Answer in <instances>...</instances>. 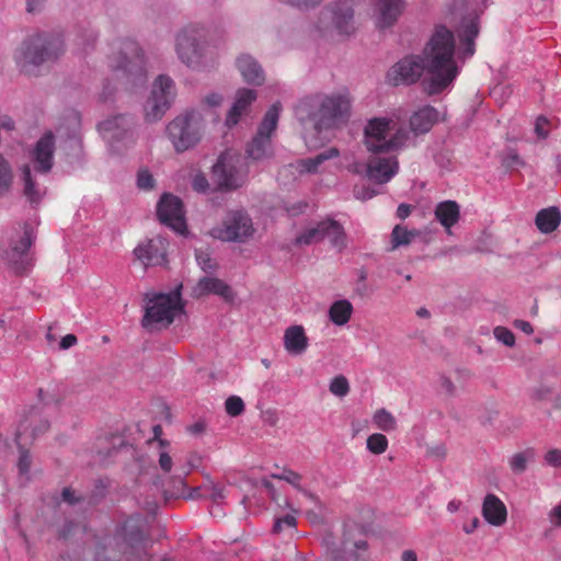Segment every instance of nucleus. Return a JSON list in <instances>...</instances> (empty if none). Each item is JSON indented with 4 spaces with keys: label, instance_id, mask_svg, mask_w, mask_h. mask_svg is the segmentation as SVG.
Wrapping results in <instances>:
<instances>
[{
    "label": "nucleus",
    "instance_id": "e433bc0d",
    "mask_svg": "<svg viewBox=\"0 0 561 561\" xmlns=\"http://www.w3.org/2000/svg\"><path fill=\"white\" fill-rule=\"evenodd\" d=\"M325 238V220L317 224L314 227H309L301 233H299L295 243L297 245H309L322 241Z\"/></svg>",
    "mask_w": 561,
    "mask_h": 561
},
{
    "label": "nucleus",
    "instance_id": "c756f323",
    "mask_svg": "<svg viewBox=\"0 0 561 561\" xmlns=\"http://www.w3.org/2000/svg\"><path fill=\"white\" fill-rule=\"evenodd\" d=\"M535 224L541 233H551L561 224V211L558 207L543 208L537 213Z\"/></svg>",
    "mask_w": 561,
    "mask_h": 561
},
{
    "label": "nucleus",
    "instance_id": "338daca9",
    "mask_svg": "<svg viewBox=\"0 0 561 561\" xmlns=\"http://www.w3.org/2000/svg\"><path fill=\"white\" fill-rule=\"evenodd\" d=\"M514 325L526 334H531L534 332L533 325L528 321L516 320Z\"/></svg>",
    "mask_w": 561,
    "mask_h": 561
},
{
    "label": "nucleus",
    "instance_id": "052dcab7",
    "mask_svg": "<svg viewBox=\"0 0 561 561\" xmlns=\"http://www.w3.org/2000/svg\"><path fill=\"white\" fill-rule=\"evenodd\" d=\"M62 500L69 504L80 502V497L76 496L75 491L71 488H65L61 492Z\"/></svg>",
    "mask_w": 561,
    "mask_h": 561
},
{
    "label": "nucleus",
    "instance_id": "6e6552de",
    "mask_svg": "<svg viewBox=\"0 0 561 561\" xmlns=\"http://www.w3.org/2000/svg\"><path fill=\"white\" fill-rule=\"evenodd\" d=\"M255 232L249 214L241 209L229 210L221 222L211 228L209 234L224 242L245 243Z\"/></svg>",
    "mask_w": 561,
    "mask_h": 561
},
{
    "label": "nucleus",
    "instance_id": "4c0bfd02",
    "mask_svg": "<svg viewBox=\"0 0 561 561\" xmlns=\"http://www.w3.org/2000/svg\"><path fill=\"white\" fill-rule=\"evenodd\" d=\"M479 34L478 23L471 20L463 26L460 34V41L463 49L465 57H471L474 54V39Z\"/></svg>",
    "mask_w": 561,
    "mask_h": 561
},
{
    "label": "nucleus",
    "instance_id": "a18cd8bd",
    "mask_svg": "<svg viewBox=\"0 0 561 561\" xmlns=\"http://www.w3.org/2000/svg\"><path fill=\"white\" fill-rule=\"evenodd\" d=\"M16 443H18L19 453H20L19 460H18V469H19V473L24 476L30 472L31 465H32V458H31L30 451L21 445V440H16Z\"/></svg>",
    "mask_w": 561,
    "mask_h": 561
},
{
    "label": "nucleus",
    "instance_id": "58836bf2",
    "mask_svg": "<svg viewBox=\"0 0 561 561\" xmlns=\"http://www.w3.org/2000/svg\"><path fill=\"white\" fill-rule=\"evenodd\" d=\"M536 453L533 448L516 453L510 458V468L514 473L522 474L526 471L528 462L534 461Z\"/></svg>",
    "mask_w": 561,
    "mask_h": 561
},
{
    "label": "nucleus",
    "instance_id": "f704fd0d",
    "mask_svg": "<svg viewBox=\"0 0 561 561\" xmlns=\"http://www.w3.org/2000/svg\"><path fill=\"white\" fill-rule=\"evenodd\" d=\"M420 236V232L415 229H408L405 226L396 225L390 234V250H396L400 247H405L412 243V241Z\"/></svg>",
    "mask_w": 561,
    "mask_h": 561
},
{
    "label": "nucleus",
    "instance_id": "b1692460",
    "mask_svg": "<svg viewBox=\"0 0 561 561\" xmlns=\"http://www.w3.org/2000/svg\"><path fill=\"white\" fill-rule=\"evenodd\" d=\"M482 516L492 526H502L507 519V510L503 501L495 494H488L482 504Z\"/></svg>",
    "mask_w": 561,
    "mask_h": 561
},
{
    "label": "nucleus",
    "instance_id": "13d9d810",
    "mask_svg": "<svg viewBox=\"0 0 561 561\" xmlns=\"http://www.w3.org/2000/svg\"><path fill=\"white\" fill-rule=\"evenodd\" d=\"M284 3H287L291 7H296L298 9H309L318 5L322 0H280Z\"/></svg>",
    "mask_w": 561,
    "mask_h": 561
},
{
    "label": "nucleus",
    "instance_id": "49530a36",
    "mask_svg": "<svg viewBox=\"0 0 561 561\" xmlns=\"http://www.w3.org/2000/svg\"><path fill=\"white\" fill-rule=\"evenodd\" d=\"M330 391L337 397H345L350 392V385L344 376H336L330 382Z\"/></svg>",
    "mask_w": 561,
    "mask_h": 561
},
{
    "label": "nucleus",
    "instance_id": "5701e85b",
    "mask_svg": "<svg viewBox=\"0 0 561 561\" xmlns=\"http://www.w3.org/2000/svg\"><path fill=\"white\" fill-rule=\"evenodd\" d=\"M21 182L23 196L31 205L37 206L46 195V187L38 181L30 165L22 168Z\"/></svg>",
    "mask_w": 561,
    "mask_h": 561
},
{
    "label": "nucleus",
    "instance_id": "39448f33",
    "mask_svg": "<svg viewBox=\"0 0 561 561\" xmlns=\"http://www.w3.org/2000/svg\"><path fill=\"white\" fill-rule=\"evenodd\" d=\"M145 300V314L141 325L149 332L169 328L175 317L183 312V305L179 293L147 294Z\"/></svg>",
    "mask_w": 561,
    "mask_h": 561
},
{
    "label": "nucleus",
    "instance_id": "69168bd1",
    "mask_svg": "<svg viewBox=\"0 0 561 561\" xmlns=\"http://www.w3.org/2000/svg\"><path fill=\"white\" fill-rule=\"evenodd\" d=\"M222 102V98L220 94L210 93L205 96V103L209 106H218Z\"/></svg>",
    "mask_w": 561,
    "mask_h": 561
},
{
    "label": "nucleus",
    "instance_id": "4d7b16f0",
    "mask_svg": "<svg viewBox=\"0 0 561 561\" xmlns=\"http://www.w3.org/2000/svg\"><path fill=\"white\" fill-rule=\"evenodd\" d=\"M504 163L507 168L517 169L525 165L524 160L519 157V154L512 150L507 153V156L504 159Z\"/></svg>",
    "mask_w": 561,
    "mask_h": 561
},
{
    "label": "nucleus",
    "instance_id": "de8ad7c7",
    "mask_svg": "<svg viewBox=\"0 0 561 561\" xmlns=\"http://www.w3.org/2000/svg\"><path fill=\"white\" fill-rule=\"evenodd\" d=\"M225 409L228 415L239 416L244 411L243 400L238 396H231L226 400Z\"/></svg>",
    "mask_w": 561,
    "mask_h": 561
},
{
    "label": "nucleus",
    "instance_id": "6ab92c4d",
    "mask_svg": "<svg viewBox=\"0 0 561 561\" xmlns=\"http://www.w3.org/2000/svg\"><path fill=\"white\" fill-rule=\"evenodd\" d=\"M55 138L51 131L44 134L33 150L35 171L47 174L54 164Z\"/></svg>",
    "mask_w": 561,
    "mask_h": 561
},
{
    "label": "nucleus",
    "instance_id": "bf43d9fd",
    "mask_svg": "<svg viewBox=\"0 0 561 561\" xmlns=\"http://www.w3.org/2000/svg\"><path fill=\"white\" fill-rule=\"evenodd\" d=\"M549 519L552 525L561 527V500L560 503L550 511Z\"/></svg>",
    "mask_w": 561,
    "mask_h": 561
},
{
    "label": "nucleus",
    "instance_id": "cd10ccee",
    "mask_svg": "<svg viewBox=\"0 0 561 561\" xmlns=\"http://www.w3.org/2000/svg\"><path fill=\"white\" fill-rule=\"evenodd\" d=\"M438 112L433 106H424L416 111L410 118L411 129L415 134L427 133L438 121Z\"/></svg>",
    "mask_w": 561,
    "mask_h": 561
},
{
    "label": "nucleus",
    "instance_id": "2eb2a0df",
    "mask_svg": "<svg viewBox=\"0 0 561 561\" xmlns=\"http://www.w3.org/2000/svg\"><path fill=\"white\" fill-rule=\"evenodd\" d=\"M35 240V233L33 227L24 222L22 226V234L16 239L12 240L11 256L10 261L13 264L15 271L20 274L27 271L31 266V259L28 257V250Z\"/></svg>",
    "mask_w": 561,
    "mask_h": 561
},
{
    "label": "nucleus",
    "instance_id": "9b49d317",
    "mask_svg": "<svg viewBox=\"0 0 561 561\" xmlns=\"http://www.w3.org/2000/svg\"><path fill=\"white\" fill-rule=\"evenodd\" d=\"M175 98L174 81L164 75H160L153 82L152 91L145 104V118L153 123L163 117Z\"/></svg>",
    "mask_w": 561,
    "mask_h": 561
},
{
    "label": "nucleus",
    "instance_id": "412c9836",
    "mask_svg": "<svg viewBox=\"0 0 561 561\" xmlns=\"http://www.w3.org/2000/svg\"><path fill=\"white\" fill-rule=\"evenodd\" d=\"M48 430V420L43 416L38 409L32 408L20 422L15 434V440H22V437L26 435H30L31 438L35 439Z\"/></svg>",
    "mask_w": 561,
    "mask_h": 561
},
{
    "label": "nucleus",
    "instance_id": "4be33fe9",
    "mask_svg": "<svg viewBox=\"0 0 561 561\" xmlns=\"http://www.w3.org/2000/svg\"><path fill=\"white\" fill-rule=\"evenodd\" d=\"M377 25L380 28L392 26L403 13L404 0H376Z\"/></svg>",
    "mask_w": 561,
    "mask_h": 561
},
{
    "label": "nucleus",
    "instance_id": "3c124183",
    "mask_svg": "<svg viewBox=\"0 0 561 561\" xmlns=\"http://www.w3.org/2000/svg\"><path fill=\"white\" fill-rule=\"evenodd\" d=\"M494 336L506 346H513L515 344L514 333L505 327H496L494 329Z\"/></svg>",
    "mask_w": 561,
    "mask_h": 561
},
{
    "label": "nucleus",
    "instance_id": "c03bdc74",
    "mask_svg": "<svg viewBox=\"0 0 561 561\" xmlns=\"http://www.w3.org/2000/svg\"><path fill=\"white\" fill-rule=\"evenodd\" d=\"M388 448V439L383 434L375 433L367 438V449L375 455L383 454Z\"/></svg>",
    "mask_w": 561,
    "mask_h": 561
},
{
    "label": "nucleus",
    "instance_id": "f3484780",
    "mask_svg": "<svg viewBox=\"0 0 561 561\" xmlns=\"http://www.w3.org/2000/svg\"><path fill=\"white\" fill-rule=\"evenodd\" d=\"M133 119L126 115H117L104 119L99 124V131L102 137L114 146L119 140L133 141L130 127Z\"/></svg>",
    "mask_w": 561,
    "mask_h": 561
},
{
    "label": "nucleus",
    "instance_id": "dca6fc26",
    "mask_svg": "<svg viewBox=\"0 0 561 561\" xmlns=\"http://www.w3.org/2000/svg\"><path fill=\"white\" fill-rule=\"evenodd\" d=\"M391 121L386 117H375L367 122L364 129V144L371 153L386 152L387 136L391 129Z\"/></svg>",
    "mask_w": 561,
    "mask_h": 561
},
{
    "label": "nucleus",
    "instance_id": "9d476101",
    "mask_svg": "<svg viewBox=\"0 0 561 561\" xmlns=\"http://www.w3.org/2000/svg\"><path fill=\"white\" fill-rule=\"evenodd\" d=\"M206 32L197 25L185 26L175 38V50L180 60L188 67L202 62L205 49Z\"/></svg>",
    "mask_w": 561,
    "mask_h": 561
},
{
    "label": "nucleus",
    "instance_id": "f8f14e48",
    "mask_svg": "<svg viewBox=\"0 0 561 561\" xmlns=\"http://www.w3.org/2000/svg\"><path fill=\"white\" fill-rule=\"evenodd\" d=\"M317 30L324 33L335 30L340 34L354 32V9L350 0H340L321 11Z\"/></svg>",
    "mask_w": 561,
    "mask_h": 561
},
{
    "label": "nucleus",
    "instance_id": "680f3d73",
    "mask_svg": "<svg viewBox=\"0 0 561 561\" xmlns=\"http://www.w3.org/2000/svg\"><path fill=\"white\" fill-rule=\"evenodd\" d=\"M263 485L268 491L271 499L275 501L279 506H282L280 501H283L284 499H282L280 495L276 493L274 485L267 480L263 481Z\"/></svg>",
    "mask_w": 561,
    "mask_h": 561
},
{
    "label": "nucleus",
    "instance_id": "473e14b6",
    "mask_svg": "<svg viewBox=\"0 0 561 561\" xmlns=\"http://www.w3.org/2000/svg\"><path fill=\"white\" fill-rule=\"evenodd\" d=\"M353 306L347 299L334 301L329 309V319L339 327L346 324L353 314Z\"/></svg>",
    "mask_w": 561,
    "mask_h": 561
},
{
    "label": "nucleus",
    "instance_id": "72a5a7b5",
    "mask_svg": "<svg viewBox=\"0 0 561 561\" xmlns=\"http://www.w3.org/2000/svg\"><path fill=\"white\" fill-rule=\"evenodd\" d=\"M283 503L284 506L290 508L293 513L286 514L282 517H275L272 530L277 535H294L297 531V518L295 516L297 512L291 508L290 503L286 499L283 500Z\"/></svg>",
    "mask_w": 561,
    "mask_h": 561
},
{
    "label": "nucleus",
    "instance_id": "423d86ee",
    "mask_svg": "<svg viewBox=\"0 0 561 561\" xmlns=\"http://www.w3.org/2000/svg\"><path fill=\"white\" fill-rule=\"evenodd\" d=\"M165 133L174 150L184 152L194 148L202 140L204 117L198 111H186L167 125Z\"/></svg>",
    "mask_w": 561,
    "mask_h": 561
},
{
    "label": "nucleus",
    "instance_id": "20e7f679",
    "mask_svg": "<svg viewBox=\"0 0 561 561\" xmlns=\"http://www.w3.org/2000/svg\"><path fill=\"white\" fill-rule=\"evenodd\" d=\"M62 53L64 43L59 36L34 34L20 44L13 58L21 72L36 76L39 66L56 60Z\"/></svg>",
    "mask_w": 561,
    "mask_h": 561
},
{
    "label": "nucleus",
    "instance_id": "f257e3e1",
    "mask_svg": "<svg viewBox=\"0 0 561 561\" xmlns=\"http://www.w3.org/2000/svg\"><path fill=\"white\" fill-rule=\"evenodd\" d=\"M455 37L450 30L437 25L424 48V58L409 55L396 62L387 72V82L391 85L415 83L424 70L427 69L431 78L424 80L422 85L430 94L443 92L457 77L458 68L454 59Z\"/></svg>",
    "mask_w": 561,
    "mask_h": 561
},
{
    "label": "nucleus",
    "instance_id": "1a4fd4ad",
    "mask_svg": "<svg viewBox=\"0 0 561 561\" xmlns=\"http://www.w3.org/2000/svg\"><path fill=\"white\" fill-rule=\"evenodd\" d=\"M282 104L275 102L265 113L257 131L247 146V154L252 160H263L273 156L271 137L277 128Z\"/></svg>",
    "mask_w": 561,
    "mask_h": 561
},
{
    "label": "nucleus",
    "instance_id": "f03ea898",
    "mask_svg": "<svg viewBox=\"0 0 561 561\" xmlns=\"http://www.w3.org/2000/svg\"><path fill=\"white\" fill-rule=\"evenodd\" d=\"M352 99L346 89L329 94H317L301 100L295 108L300 122L311 121L316 130L332 129L346 123Z\"/></svg>",
    "mask_w": 561,
    "mask_h": 561
},
{
    "label": "nucleus",
    "instance_id": "79ce46f5",
    "mask_svg": "<svg viewBox=\"0 0 561 561\" xmlns=\"http://www.w3.org/2000/svg\"><path fill=\"white\" fill-rule=\"evenodd\" d=\"M158 463L160 469L165 473L172 470L173 459L171 456V444L167 439H159Z\"/></svg>",
    "mask_w": 561,
    "mask_h": 561
},
{
    "label": "nucleus",
    "instance_id": "864d4df0",
    "mask_svg": "<svg viewBox=\"0 0 561 561\" xmlns=\"http://www.w3.org/2000/svg\"><path fill=\"white\" fill-rule=\"evenodd\" d=\"M137 185L141 190H151L154 185L153 176L147 170L140 171L137 178Z\"/></svg>",
    "mask_w": 561,
    "mask_h": 561
},
{
    "label": "nucleus",
    "instance_id": "5fc2aeb1",
    "mask_svg": "<svg viewBox=\"0 0 561 561\" xmlns=\"http://www.w3.org/2000/svg\"><path fill=\"white\" fill-rule=\"evenodd\" d=\"M549 121L543 117V116H539L537 119H536V123H535V133L537 135L538 138L540 139H546L549 135Z\"/></svg>",
    "mask_w": 561,
    "mask_h": 561
},
{
    "label": "nucleus",
    "instance_id": "a211bd4d",
    "mask_svg": "<svg viewBox=\"0 0 561 561\" xmlns=\"http://www.w3.org/2000/svg\"><path fill=\"white\" fill-rule=\"evenodd\" d=\"M399 171V162L396 157H373L366 167V176L377 183H388Z\"/></svg>",
    "mask_w": 561,
    "mask_h": 561
},
{
    "label": "nucleus",
    "instance_id": "ddd939ff",
    "mask_svg": "<svg viewBox=\"0 0 561 561\" xmlns=\"http://www.w3.org/2000/svg\"><path fill=\"white\" fill-rule=\"evenodd\" d=\"M159 220L183 234L186 231L185 211L182 201L170 193H164L157 206Z\"/></svg>",
    "mask_w": 561,
    "mask_h": 561
},
{
    "label": "nucleus",
    "instance_id": "4468645a",
    "mask_svg": "<svg viewBox=\"0 0 561 561\" xmlns=\"http://www.w3.org/2000/svg\"><path fill=\"white\" fill-rule=\"evenodd\" d=\"M169 242L161 236H156L139 243L134 249V255L145 266H164L168 263Z\"/></svg>",
    "mask_w": 561,
    "mask_h": 561
},
{
    "label": "nucleus",
    "instance_id": "2f4dec72",
    "mask_svg": "<svg viewBox=\"0 0 561 561\" xmlns=\"http://www.w3.org/2000/svg\"><path fill=\"white\" fill-rule=\"evenodd\" d=\"M271 477L273 479L287 482L288 484L293 485L297 491L302 493V495L308 497L309 500L318 501V496L316 494H313L312 492H310L309 490H307L306 488L302 486V484H301L302 476L299 472L294 471L290 468L284 467L280 469V471L273 472L271 474Z\"/></svg>",
    "mask_w": 561,
    "mask_h": 561
},
{
    "label": "nucleus",
    "instance_id": "774afa93",
    "mask_svg": "<svg viewBox=\"0 0 561 561\" xmlns=\"http://www.w3.org/2000/svg\"><path fill=\"white\" fill-rule=\"evenodd\" d=\"M411 214V206L408 204H400L397 208V216L400 219H405Z\"/></svg>",
    "mask_w": 561,
    "mask_h": 561
},
{
    "label": "nucleus",
    "instance_id": "7ed1b4c3",
    "mask_svg": "<svg viewBox=\"0 0 561 561\" xmlns=\"http://www.w3.org/2000/svg\"><path fill=\"white\" fill-rule=\"evenodd\" d=\"M114 51L108 57L110 67L123 81L126 90L137 92L147 83L146 61L138 43L130 38L114 43Z\"/></svg>",
    "mask_w": 561,
    "mask_h": 561
},
{
    "label": "nucleus",
    "instance_id": "0e129e2a",
    "mask_svg": "<svg viewBox=\"0 0 561 561\" xmlns=\"http://www.w3.org/2000/svg\"><path fill=\"white\" fill-rule=\"evenodd\" d=\"M480 526V519L476 516L473 517L469 523L463 524L462 530L470 535L477 530V528Z\"/></svg>",
    "mask_w": 561,
    "mask_h": 561
},
{
    "label": "nucleus",
    "instance_id": "09e8293b",
    "mask_svg": "<svg viewBox=\"0 0 561 561\" xmlns=\"http://www.w3.org/2000/svg\"><path fill=\"white\" fill-rule=\"evenodd\" d=\"M195 256L198 265L204 272L208 273L217 268V263L211 259L207 251L197 250Z\"/></svg>",
    "mask_w": 561,
    "mask_h": 561
},
{
    "label": "nucleus",
    "instance_id": "37998d69",
    "mask_svg": "<svg viewBox=\"0 0 561 561\" xmlns=\"http://www.w3.org/2000/svg\"><path fill=\"white\" fill-rule=\"evenodd\" d=\"M373 421L377 428L385 432H391L397 428L396 417L386 409L377 410L374 413Z\"/></svg>",
    "mask_w": 561,
    "mask_h": 561
},
{
    "label": "nucleus",
    "instance_id": "7c9ffc66",
    "mask_svg": "<svg viewBox=\"0 0 561 561\" xmlns=\"http://www.w3.org/2000/svg\"><path fill=\"white\" fill-rule=\"evenodd\" d=\"M435 217L444 228L449 230L459 220V205L454 201L440 202L435 208Z\"/></svg>",
    "mask_w": 561,
    "mask_h": 561
},
{
    "label": "nucleus",
    "instance_id": "8fccbe9b",
    "mask_svg": "<svg viewBox=\"0 0 561 561\" xmlns=\"http://www.w3.org/2000/svg\"><path fill=\"white\" fill-rule=\"evenodd\" d=\"M409 137V134L404 129H398L391 138L388 139V142L386 145V152H390L392 150H397L401 148L407 139Z\"/></svg>",
    "mask_w": 561,
    "mask_h": 561
},
{
    "label": "nucleus",
    "instance_id": "bb28decb",
    "mask_svg": "<svg viewBox=\"0 0 561 561\" xmlns=\"http://www.w3.org/2000/svg\"><path fill=\"white\" fill-rule=\"evenodd\" d=\"M237 68L242 78L251 84H261L264 81V71L259 62L250 55H241L237 59Z\"/></svg>",
    "mask_w": 561,
    "mask_h": 561
},
{
    "label": "nucleus",
    "instance_id": "6e6d98bb",
    "mask_svg": "<svg viewBox=\"0 0 561 561\" xmlns=\"http://www.w3.org/2000/svg\"><path fill=\"white\" fill-rule=\"evenodd\" d=\"M545 461L547 465L559 468L561 467V449L552 448L545 454Z\"/></svg>",
    "mask_w": 561,
    "mask_h": 561
},
{
    "label": "nucleus",
    "instance_id": "aec40b11",
    "mask_svg": "<svg viewBox=\"0 0 561 561\" xmlns=\"http://www.w3.org/2000/svg\"><path fill=\"white\" fill-rule=\"evenodd\" d=\"M193 293L196 297L213 294L219 296L224 301L229 304L233 302L236 299V293L225 280L210 276L199 278L193 289Z\"/></svg>",
    "mask_w": 561,
    "mask_h": 561
},
{
    "label": "nucleus",
    "instance_id": "e2e57ef3",
    "mask_svg": "<svg viewBox=\"0 0 561 561\" xmlns=\"http://www.w3.org/2000/svg\"><path fill=\"white\" fill-rule=\"evenodd\" d=\"M78 339L75 334H67L61 339L59 346L61 350H68L71 346L76 345Z\"/></svg>",
    "mask_w": 561,
    "mask_h": 561
},
{
    "label": "nucleus",
    "instance_id": "393cba45",
    "mask_svg": "<svg viewBox=\"0 0 561 561\" xmlns=\"http://www.w3.org/2000/svg\"><path fill=\"white\" fill-rule=\"evenodd\" d=\"M309 346L308 336L302 325H290L284 332V347L291 355H300Z\"/></svg>",
    "mask_w": 561,
    "mask_h": 561
},
{
    "label": "nucleus",
    "instance_id": "c9c22d12",
    "mask_svg": "<svg viewBox=\"0 0 561 561\" xmlns=\"http://www.w3.org/2000/svg\"><path fill=\"white\" fill-rule=\"evenodd\" d=\"M325 238H328L331 245L339 251L346 247V233L342 225H340L336 220H325Z\"/></svg>",
    "mask_w": 561,
    "mask_h": 561
},
{
    "label": "nucleus",
    "instance_id": "a19ab883",
    "mask_svg": "<svg viewBox=\"0 0 561 561\" xmlns=\"http://www.w3.org/2000/svg\"><path fill=\"white\" fill-rule=\"evenodd\" d=\"M13 184V172L9 161L0 153V196L7 194Z\"/></svg>",
    "mask_w": 561,
    "mask_h": 561
},
{
    "label": "nucleus",
    "instance_id": "603ef678",
    "mask_svg": "<svg viewBox=\"0 0 561 561\" xmlns=\"http://www.w3.org/2000/svg\"><path fill=\"white\" fill-rule=\"evenodd\" d=\"M192 187L198 193H208L210 191L209 182L205 174L197 173L192 181Z\"/></svg>",
    "mask_w": 561,
    "mask_h": 561
},
{
    "label": "nucleus",
    "instance_id": "a878e982",
    "mask_svg": "<svg viewBox=\"0 0 561 561\" xmlns=\"http://www.w3.org/2000/svg\"><path fill=\"white\" fill-rule=\"evenodd\" d=\"M256 99L254 90L240 89L237 92L236 101L227 114L226 125L228 127L234 126L240 121L241 116L247 112L251 103Z\"/></svg>",
    "mask_w": 561,
    "mask_h": 561
},
{
    "label": "nucleus",
    "instance_id": "c85d7f7f",
    "mask_svg": "<svg viewBox=\"0 0 561 561\" xmlns=\"http://www.w3.org/2000/svg\"><path fill=\"white\" fill-rule=\"evenodd\" d=\"M340 156V151L335 147H331L312 158L298 160L295 164H291L296 171L300 174L304 173H316L318 168L327 160L336 158Z\"/></svg>",
    "mask_w": 561,
    "mask_h": 561
},
{
    "label": "nucleus",
    "instance_id": "ea45409f",
    "mask_svg": "<svg viewBox=\"0 0 561 561\" xmlns=\"http://www.w3.org/2000/svg\"><path fill=\"white\" fill-rule=\"evenodd\" d=\"M343 551L348 552L354 561H366L368 545L366 540L359 539L352 541L345 538L342 542Z\"/></svg>",
    "mask_w": 561,
    "mask_h": 561
},
{
    "label": "nucleus",
    "instance_id": "0eeeda50",
    "mask_svg": "<svg viewBox=\"0 0 561 561\" xmlns=\"http://www.w3.org/2000/svg\"><path fill=\"white\" fill-rule=\"evenodd\" d=\"M249 176L247 161L239 154L224 152L211 168L216 191L231 192L242 187Z\"/></svg>",
    "mask_w": 561,
    "mask_h": 561
}]
</instances>
